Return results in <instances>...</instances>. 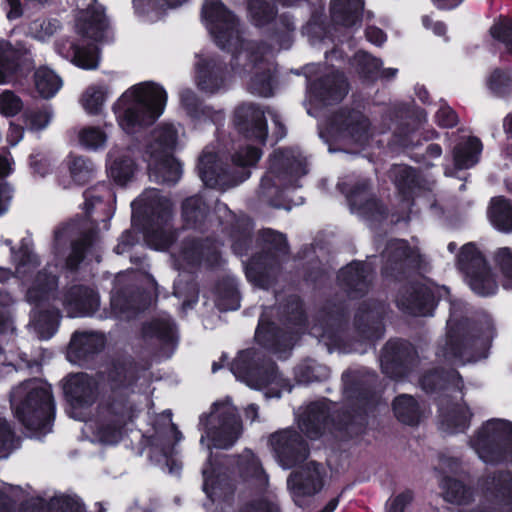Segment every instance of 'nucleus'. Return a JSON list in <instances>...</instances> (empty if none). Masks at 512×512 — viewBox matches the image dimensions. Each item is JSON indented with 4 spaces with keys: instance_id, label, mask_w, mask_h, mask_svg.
Returning a JSON list of instances; mask_svg holds the SVG:
<instances>
[{
    "instance_id": "nucleus-35",
    "label": "nucleus",
    "mask_w": 512,
    "mask_h": 512,
    "mask_svg": "<svg viewBox=\"0 0 512 512\" xmlns=\"http://www.w3.org/2000/svg\"><path fill=\"white\" fill-rule=\"evenodd\" d=\"M107 27L108 23L103 9L88 7L76 20L78 34L95 42L103 40Z\"/></svg>"
},
{
    "instance_id": "nucleus-27",
    "label": "nucleus",
    "mask_w": 512,
    "mask_h": 512,
    "mask_svg": "<svg viewBox=\"0 0 512 512\" xmlns=\"http://www.w3.org/2000/svg\"><path fill=\"white\" fill-rule=\"evenodd\" d=\"M478 484L484 496L498 505L512 503V471L496 470L482 476Z\"/></svg>"
},
{
    "instance_id": "nucleus-58",
    "label": "nucleus",
    "mask_w": 512,
    "mask_h": 512,
    "mask_svg": "<svg viewBox=\"0 0 512 512\" xmlns=\"http://www.w3.org/2000/svg\"><path fill=\"white\" fill-rule=\"evenodd\" d=\"M34 84L38 94L44 98H52L60 89V77L47 67H41L34 73Z\"/></svg>"
},
{
    "instance_id": "nucleus-17",
    "label": "nucleus",
    "mask_w": 512,
    "mask_h": 512,
    "mask_svg": "<svg viewBox=\"0 0 512 512\" xmlns=\"http://www.w3.org/2000/svg\"><path fill=\"white\" fill-rule=\"evenodd\" d=\"M63 397L73 410H83L92 407L102 395V386L97 373H69L62 380Z\"/></svg>"
},
{
    "instance_id": "nucleus-26",
    "label": "nucleus",
    "mask_w": 512,
    "mask_h": 512,
    "mask_svg": "<svg viewBox=\"0 0 512 512\" xmlns=\"http://www.w3.org/2000/svg\"><path fill=\"white\" fill-rule=\"evenodd\" d=\"M181 256L185 263L192 267H200L202 263L217 266L221 259L218 243L215 238H185L182 243Z\"/></svg>"
},
{
    "instance_id": "nucleus-63",
    "label": "nucleus",
    "mask_w": 512,
    "mask_h": 512,
    "mask_svg": "<svg viewBox=\"0 0 512 512\" xmlns=\"http://www.w3.org/2000/svg\"><path fill=\"white\" fill-rule=\"evenodd\" d=\"M106 99L107 89L104 86H91L83 94L82 104L87 113L99 115Z\"/></svg>"
},
{
    "instance_id": "nucleus-43",
    "label": "nucleus",
    "mask_w": 512,
    "mask_h": 512,
    "mask_svg": "<svg viewBox=\"0 0 512 512\" xmlns=\"http://www.w3.org/2000/svg\"><path fill=\"white\" fill-rule=\"evenodd\" d=\"M492 226L502 233H512V201L503 196L494 197L488 207Z\"/></svg>"
},
{
    "instance_id": "nucleus-9",
    "label": "nucleus",
    "mask_w": 512,
    "mask_h": 512,
    "mask_svg": "<svg viewBox=\"0 0 512 512\" xmlns=\"http://www.w3.org/2000/svg\"><path fill=\"white\" fill-rule=\"evenodd\" d=\"M471 445L480 459L487 464H512V422L504 419H490L482 424Z\"/></svg>"
},
{
    "instance_id": "nucleus-36",
    "label": "nucleus",
    "mask_w": 512,
    "mask_h": 512,
    "mask_svg": "<svg viewBox=\"0 0 512 512\" xmlns=\"http://www.w3.org/2000/svg\"><path fill=\"white\" fill-rule=\"evenodd\" d=\"M150 176L157 183L175 185L181 178L182 165L173 154L151 156Z\"/></svg>"
},
{
    "instance_id": "nucleus-22",
    "label": "nucleus",
    "mask_w": 512,
    "mask_h": 512,
    "mask_svg": "<svg viewBox=\"0 0 512 512\" xmlns=\"http://www.w3.org/2000/svg\"><path fill=\"white\" fill-rule=\"evenodd\" d=\"M369 127L370 121L364 113L348 106L340 107L328 119V128L332 133L356 142L366 139Z\"/></svg>"
},
{
    "instance_id": "nucleus-33",
    "label": "nucleus",
    "mask_w": 512,
    "mask_h": 512,
    "mask_svg": "<svg viewBox=\"0 0 512 512\" xmlns=\"http://www.w3.org/2000/svg\"><path fill=\"white\" fill-rule=\"evenodd\" d=\"M310 464L314 467L302 468L292 473L288 478V485L295 497L313 496L320 492L324 486V479L317 464L314 462Z\"/></svg>"
},
{
    "instance_id": "nucleus-16",
    "label": "nucleus",
    "mask_w": 512,
    "mask_h": 512,
    "mask_svg": "<svg viewBox=\"0 0 512 512\" xmlns=\"http://www.w3.org/2000/svg\"><path fill=\"white\" fill-rule=\"evenodd\" d=\"M422 262L423 257L418 248L412 247L407 240L394 239L387 245V256L381 273L386 279L400 282L419 271Z\"/></svg>"
},
{
    "instance_id": "nucleus-42",
    "label": "nucleus",
    "mask_w": 512,
    "mask_h": 512,
    "mask_svg": "<svg viewBox=\"0 0 512 512\" xmlns=\"http://www.w3.org/2000/svg\"><path fill=\"white\" fill-rule=\"evenodd\" d=\"M241 295L235 279L226 277L215 286V305L221 312L235 311L240 308Z\"/></svg>"
},
{
    "instance_id": "nucleus-37",
    "label": "nucleus",
    "mask_w": 512,
    "mask_h": 512,
    "mask_svg": "<svg viewBox=\"0 0 512 512\" xmlns=\"http://www.w3.org/2000/svg\"><path fill=\"white\" fill-rule=\"evenodd\" d=\"M209 213L210 207L200 195H193L182 201L181 217L186 228L203 232Z\"/></svg>"
},
{
    "instance_id": "nucleus-24",
    "label": "nucleus",
    "mask_w": 512,
    "mask_h": 512,
    "mask_svg": "<svg viewBox=\"0 0 512 512\" xmlns=\"http://www.w3.org/2000/svg\"><path fill=\"white\" fill-rule=\"evenodd\" d=\"M255 341L263 349L272 353L286 352L294 345V332L282 328L261 314L255 330Z\"/></svg>"
},
{
    "instance_id": "nucleus-21",
    "label": "nucleus",
    "mask_w": 512,
    "mask_h": 512,
    "mask_svg": "<svg viewBox=\"0 0 512 512\" xmlns=\"http://www.w3.org/2000/svg\"><path fill=\"white\" fill-rule=\"evenodd\" d=\"M233 123L238 133L249 141L264 146L268 137V125L264 111L257 105L242 104L234 111Z\"/></svg>"
},
{
    "instance_id": "nucleus-55",
    "label": "nucleus",
    "mask_w": 512,
    "mask_h": 512,
    "mask_svg": "<svg viewBox=\"0 0 512 512\" xmlns=\"http://www.w3.org/2000/svg\"><path fill=\"white\" fill-rule=\"evenodd\" d=\"M137 170L135 160L128 155L116 157L108 166V176L118 186H126L134 178Z\"/></svg>"
},
{
    "instance_id": "nucleus-59",
    "label": "nucleus",
    "mask_w": 512,
    "mask_h": 512,
    "mask_svg": "<svg viewBox=\"0 0 512 512\" xmlns=\"http://www.w3.org/2000/svg\"><path fill=\"white\" fill-rule=\"evenodd\" d=\"M489 91L498 98H508L512 95V71L506 68H495L486 81Z\"/></svg>"
},
{
    "instance_id": "nucleus-2",
    "label": "nucleus",
    "mask_w": 512,
    "mask_h": 512,
    "mask_svg": "<svg viewBox=\"0 0 512 512\" xmlns=\"http://www.w3.org/2000/svg\"><path fill=\"white\" fill-rule=\"evenodd\" d=\"M142 367L130 354L109 356L96 371L102 395L96 406V435L105 445H116L139 418L142 409L132 398Z\"/></svg>"
},
{
    "instance_id": "nucleus-41",
    "label": "nucleus",
    "mask_w": 512,
    "mask_h": 512,
    "mask_svg": "<svg viewBox=\"0 0 512 512\" xmlns=\"http://www.w3.org/2000/svg\"><path fill=\"white\" fill-rule=\"evenodd\" d=\"M473 413L465 403L464 406L454 403L446 409H441V425L450 434L463 433L469 427Z\"/></svg>"
},
{
    "instance_id": "nucleus-44",
    "label": "nucleus",
    "mask_w": 512,
    "mask_h": 512,
    "mask_svg": "<svg viewBox=\"0 0 512 512\" xmlns=\"http://www.w3.org/2000/svg\"><path fill=\"white\" fill-rule=\"evenodd\" d=\"M180 101L186 114L192 120L215 122L220 114L212 106L204 104L196 93L190 89L182 91Z\"/></svg>"
},
{
    "instance_id": "nucleus-40",
    "label": "nucleus",
    "mask_w": 512,
    "mask_h": 512,
    "mask_svg": "<svg viewBox=\"0 0 512 512\" xmlns=\"http://www.w3.org/2000/svg\"><path fill=\"white\" fill-rule=\"evenodd\" d=\"M483 144L476 136H469L458 142L452 150L454 166L457 170L469 169L479 162Z\"/></svg>"
},
{
    "instance_id": "nucleus-60",
    "label": "nucleus",
    "mask_w": 512,
    "mask_h": 512,
    "mask_svg": "<svg viewBox=\"0 0 512 512\" xmlns=\"http://www.w3.org/2000/svg\"><path fill=\"white\" fill-rule=\"evenodd\" d=\"M178 142V132L173 125H163L157 130L154 144L149 147L150 156L173 154Z\"/></svg>"
},
{
    "instance_id": "nucleus-29",
    "label": "nucleus",
    "mask_w": 512,
    "mask_h": 512,
    "mask_svg": "<svg viewBox=\"0 0 512 512\" xmlns=\"http://www.w3.org/2000/svg\"><path fill=\"white\" fill-rule=\"evenodd\" d=\"M270 173L277 179L300 177L307 174V163L304 158L291 148H278L273 151L268 160Z\"/></svg>"
},
{
    "instance_id": "nucleus-15",
    "label": "nucleus",
    "mask_w": 512,
    "mask_h": 512,
    "mask_svg": "<svg viewBox=\"0 0 512 512\" xmlns=\"http://www.w3.org/2000/svg\"><path fill=\"white\" fill-rule=\"evenodd\" d=\"M441 295L438 286L418 280L405 283L398 291L396 305L404 314L411 316H432Z\"/></svg>"
},
{
    "instance_id": "nucleus-11",
    "label": "nucleus",
    "mask_w": 512,
    "mask_h": 512,
    "mask_svg": "<svg viewBox=\"0 0 512 512\" xmlns=\"http://www.w3.org/2000/svg\"><path fill=\"white\" fill-rule=\"evenodd\" d=\"M457 268L464 274L471 290L479 296H491L498 285L491 268L474 242L464 244L457 255Z\"/></svg>"
},
{
    "instance_id": "nucleus-3",
    "label": "nucleus",
    "mask_w": 512,
    "mask_h": 512,
    "mask_svg": "<svg viewBox=\"0 0 512 512\" xmlns=\"http://www.w3.org/2000/svg\"><path fill=\"white\" fill-rule=\"evenodd\" d=\"M201 15L213 36L215 44L231 52V69L241 74H252L248 83L252 94L270 97L273 95L275 76L264 53L257 43L244 45L238 34V20L221 0H205Z\"/></svg>"
},
{
    "instance_id": "nucleus-6",
    "label": "nucleus",
    "mask_w": 512,
    "mask_h": 512,
    "mask_svg": "<svg viewBox=\"0 0 512 512\" xmlns=\"http://www.w3.org/2000/svg\"><path fill=\"white\" fill-rule=\"evenodd\" d=\"M10 406L17 420L28 430L48 432L55 418V403L50 389L26 380L13 387Z\"/></svg>"
},
{
    "instance_id": "nucleus-30",
    "label": "nucleus",
    "mask_w": 512,
    "mask_h": 512,
    "mask_svg": "<svg viewBox=\"0 0 512 512\" xmlns=\"http://www.w3.org/2000/svg\"><path fill=\"white\" fill-rule=\"evenodd\" d=\"M419 385L426 394H435L449 388L461 391L464 381L461 374L454 368L434 367L421 374Z\"/></svg>"
},
{
    "instance_id": "nucleus-13",
    "label": "nucleus",
    "mask_w": 512,
    "mask_h": 512,
    "mask_svg": "<svg viewBox=\"0 0 512 512\" xmlns=\"http://www.w3.org/2000/svg\"><path fill=\"white\" fill-rule=\"evenodd\" d=\"M480 341L478 334L466 325L457 323L448 328L443 342L437 344L435 355L448 363L474 361L480 356Z\"/></svg>"
},
{
    "instance_id": "nucleus-31",
    "label": "nucleus",
    "mask_w": 512,
    "mask_h": 512,
    "mask_svg": "<svg viewBox=\"0 0 512 512\" xmlns=\"http://www.w3.org/2000/svg\"><path fill=\"white\" fill-rule=\"evenodd\" d=\"M64 303L81 316H91L100 306V297L93 288L84 284H75L64 293Z\"/></svg>"
},
{
    "instance_id": "nucleus-47",
    "label": "nucleus",
    "mask_w": 512,
    "mask_h": 512,
    "mask_svg": "<svg viewBox=\"0 0 512 512\" xmlns=\"http://www.w3.org/2000/svg\"><path fill=\"white\" fill-rule=\"evenodd\" d=\"M247 16L257 28L266 27L277 18L278 7L273 0H247Z\"/></svg>"
},
{
    "instance_id": "nucleus-56",
    "label": "nucleus",
    "mask_w": 512,
    "mask_h": 512,
    "mask_svg": "<svg viewBox=\"0 0 512 512\" xmlns=\"http://www.w3.org/2000/svg\"><path fill=\"white\" fill-rule=\"evenodd\" d=\"M280 320L295 327L307 325V314L302 300L298 296H289L280 307Z\"/></svg>"
},
{
    "instance_id": "nucleus-14",
    "label": "nucleus",
    "mask_w": 512,
    "mask_h": 512,
    "mask_svg": "<svg viewBox=\"0 0 512 512\" xmlns=\"http://www.w3.org/2000/svg\"><path fill=\"white\" fill-rule=\"evenodd\" d=\"M418 359V352L411 342L402 338H391L381 350L382 373L392 380H402L413 372Z\"/></svg>"
},
{
    "instance_id": "nucleus-50",
    "label": "nucleus",
    "mask_w": 512,
    "mask_h": 512,
    "mask_svg": "<svg viewBox=\"0 0 512 512\" xmlns=\"http://www.w3.org/2000/svg\"><path fill=\"white\" fill-rule=\"evenodd\" d=\"M95 235L92 231L83 232L77 239L70 243V252L65 259V267L70 272L78 271L84 261L87 252L94 244Z\"/></svg>"
},
{
    "instance_id": "nucleus-5",
    "label": "nucleus",
    "mask_w": 512,
    "mask_h": 512,
    "mask_svg": "<svg viewBox=\"0 0 512 512\" xmlns=\"http://www.w3.org/2000/svg\"><path fill=\"white\" fill-rule=\"evenodd\" d=\"M131 206L132 220L141 223L144 239L150 247L155 250H167L176 243L177 231L166 229L172 217L171 203L168 198L162 196L157 190H150L133 201Z\"/></svg>"
},
{
    "instance_id": "nucleus-46",
    "label": "nucleus",
    "mask_w": 512,
    "mask_h": 512,
    "mask_svg": "<svg viewBox=\"0 0 512 512\" xmlns=\"http://www.w3.org/2000/svg\"><path fill=\"white\" fill-rule=\"evenodd\" d=\"M441 486L444 493V499L449 503L469 505L475 500L474 487L459 479L446 476L443 478Z\"/></svg>"
},
{
    "instance_id": "nucleus-45",
    "label": "nucleus",
    "mask_w": 512,
    "mask_h": 512,
    "mask_svg": "<svg viewBox=\"0 0 512 512\" xmlns=\"http://www.w3.org/2000/svg\"><path fill=\"white\" fill-rule=\"evenodd\" d=\"M392 410L396 419L408 426H416L421 419V408L418 401L409 394H400L392 402Z\"/></svg>"
},
{
    "instance_id": "nucleus-23",
    "label": "nucleus",
    "mask_w": 512,
    "mask_h": 512,
    "mask_svg": "<svg viewBox=\"0 0 512 512\" xmlns=\"http://www.w3.org/2000/svg\"><path fill=\"white\" fill-rule=\"evenodd\" d=\"M349 83L339 71L324 74L310 82L308 91L311 97L322 105H335L348 94Z\"/></svg>"
},
{
    "instance_id": "nucleus-51",
    "label": "nucleus",
    "mask_w": 512,
    "mask_h": 512,
    "mask_svg": "<svg viewBox=\"0 0 512 512\" xmlns=\"http://www.w3.org/2000/svg\"><path fill=\"white\" fill-rule=\"evenodd\" d=\"M141 332L144 338L157 339L162 344H172L176 341L175 324L163 318H154L142 324Z\"/></svg>"
},
{
    "instance_id": "nucleus-8",
    "label": "nucleus",
    "mask_w": 512,
    "mask_h": 512,
    "mask_svg": "<svg viewBox=\"0 0 512 512\" xmlns=\"http://www.w3.org/2000/svg\"><path fill=\"white\" fill-rule=\"evenodd\" d=\"M258 239L263 243V249L248 259L245 275L254 286L266 289L271 285L272 274L279 269L282 258L289 255L290 247L286 235L271 228L262 229Z\"/></svg>"
},
{
    "instance_id": "nucleus-34",
    "label": "nucleus",
    "mask_w": 512,
    "mask_h": 512,
    "mask_svg": "<svg viewBox=\"0 0 512 512\" xmlns=\"http://www.w3.org/2000/svg\"><path fill=\"white\" fill-rule=\"evenodd\" d=\"M59 277L47 268L39 270L26 292V300L35 308L48 302L52 294L57 291Z\"/></svg>"
},
{
    "instance_id": "nucleus-62",
    "label": "nucleus",
    "mask_w": 512,
    "mask_h": 512,
    "mask_svg": "<svg viewBox=\"0 0 512 512\" xmlns=\"http://www.w3.org/2000/svg\"><path fill=\"white\" fill-rule=\"evenodd\" d=\"M69 172L72 180L78 185H86L95 174L93 162L83 156H75L69 162Z\"/></svg>"
},
{
    "instance_id": "nucleus-4",
    "label": "nucleus",
    "mask_w": 512,
    "mask_h": 512,
    "mask_svg": "<svg viewBox=\"0 0 512 512\" xmlns=\"http://www.w3.org/2000/svg\"><path fill=\"white\" fill-rule=\"evenodd\" d=\"M167 92L155 82H143L126 90L113 104L119 126L127 134L153 125L163 113Z\"/></svg>"
},
{
    "instance_id": "nucleus-49",
    "label": "nucleus",
    "mask_w": 512,
    "mask_h": 512,
    "mask_svg": "<svg viewBox=\"0 0 512 512\" xmlns=\"http://www.w3.org/2000/svg\"><path fill=\"white\" fill-rule=\"evenodd\" d=\"M61 314L57 308L33 310L32 321L41 339H50L57 331Z\"/></svg>"
},
{
    "instance_id": "nucleus-12",
    "label": "nucleus",
    "mask_w": 512,
    "mask_h": 512,
    "mask_svg": "<svg viewBox=\"0 0 512 512\" xmlns=\"http://www.w3.org/2000/svg\"><path fill=\"white\" fill-rule=\"evenodd\" d=\"M199 426L215 448L228 449L239 437L241 419L235 407L215 402L210 414L200 416Z\"/></svg>"
},
{
    "instance_id": "nucleus-39",
    "label": "nucleus",
    "mask_w": 512,
    "mask_h": 512,
    "mask_svg": "<svg viewBox=\"0 0 512 512\" xmlns=\"http://www.w3.org/2000/svg\"><path fill=\"white\" fill-rule=\"evenodd\" d=\"M363 10V0H331L330 2V14L333 22L346 28L361 23Z\"/></svg>"
},
{
    "instance_id": "nucleus-48",
    "label": "nucleus",
    "mask_w": 512,
    "mask_h": 512,
    "mask_svg": "<svg viewBox=\"0 0 512 512\" xmlns=\"http://www.w3.org/2000/svg\"><path fill=\"white\" fill-rule=\"evenodd\" d=\"M97 42H70L69 51L72 55V62L86 70L96 69L99 64L100 49Z\"/></svg>"
},
{
    "instance_id": "nucleus-1",
    "label": "nucleus",
    "mask_w": 512,
    "mask_h": 512,
    "mask_svg": "<svg viewBox=\"0 0 512 512\" xmlns=\"http://www.w3.org/2000/svg\"><path fill=\"white\" fill-rule=\"evenodd\" d=\"M345 404L330 413L323 402H312L298 417V428L310 440L320 439L328 426L343 441L364 436L368 431L369 418L382 402L375 374L346 371L342 374Z\"/></svg>"
},
{
    "instance_id": "nucleus-61",
    "label": "nucleus",
    "mask_w": 512,
    "mask_h": 512,
    "mask_svg": "<svg viewBox=\"0 0 512 512\" xmlns=\"http://www.w3.org/2000/svg\"><path fill=\"white\" fill-rule=\"evenodd\" d=\"M274 22L275 26L271 30L269 38L281 47L289 48L292 42L291 33L295 30L293 15L288 12L277 14Z\"/></svg>"
},
{
    "instance_id": "nucleus-54",
    "label": "nucleus",
    "mask_w": 512,
    "mask_h": 512,
    "mask_svg": "<svg viewBox=\"0 0 512 512\" xmlns=\"http://www.w3.org/2000/svg\"><path fill=\"white\" fill-rule=\"evenodd\" d=\"M395 186L401 201L413 203L415 191L419 188V176L417 171L410 166L399 168L395 175Z\"/></svg>"
},
{
    "instance_id": "nucleus-20",
    "label": "nucleus",
    "mask_w": 512,
    "mask_h": 512,
    "mask_svg": "<svg viewBox=\"0 0 512 512\" xmlns=\"http://www.w3.org/2000/svg\"><path fill=\"white\" fill-rule=\"evenodd\" d=\"M347 329L346 307L341 302L327 301L319 310L312 331L329 343H341Z\"/></svg>"
},
{
    "instance_id": "nucleus-38",
    "label": "nucleus",
    "mask_w": 512,
    "mask_h": 512,
    "mask_svg": "<svg viewBox=\"0 0 512 512\" xmlns=\"http://www.w3.org/2000/svg\"><path fill=\"white\" fill-rule=\"evenodd\" d=\"M25 53L8 40L0 39V85L15 79L24 64Z\"/></svg>"
},
{
    "instance_id": "nucleus-57",
    "label": "nucleus",
    "mask_w": 512,
    "mask_h": 512,
    "mask_svg": "<svg viewBox=\"0 0 512 512\" xmlns=\"http://www.w3.org/2000/svg\"><path fill=\"white\" fill-rule=\"evenodd\" d=\"M142 293L136 290L122 288L111 298V307L120 314L138 312L144 308L141 303Z\"/></svg>"
},
{
    "instance_id": "nucleus-7",
    "label": "nucleus",
    "mask_w": 512,
    "mask_h": 512,
    "mask_svg": "<svg viewBox=\"0 0 512 512\" xmlns=\"http://www.w3.org/2000/svg\"><path fill=\"white\" fill-rule=\"evenodd\" d=\"M262 148L253 145L240 146L232 155L234 168H242L239 176L230 175L229 167L223 166L216 153H203L197 163L199 176L210 188L223 185H237L250 177L248 168L255 166L262 156Z\"/></svg>"
},
{
    "instance_id": "nucleus-19",
    "label": "nucleus",
    "mask_w": 512,
    "mask_h": 512,
    "mask_svg": "<svg viewBox=\"0 0 512 512\" xmlns=\"http://www.w3.org/2000/svg\"><path fill=\"white\" fill-rule=\"evenodd\" d=\"M269 442L279 464L285 469H291L300 465L310 454L307 441L293 427L272 433Z\"/></svg>"
},
{
    "instance_id": "nucleus-25",
    "label": "nucleus",
    "mask_w": 512,
    "mask_h": 512,
    "mask_svg": "<svg viewBox=\"0 0 512 512\" xmlns=\"http://www.w3.org/2000/svg\"><path fill=\"white\" fill-rule=\"evenodd\" d=\"M104 335L97 332L75 331L67 349V359L79 366H87L105 347Z\"/></svg>"
},
{
    "instance_id": "nucleus-52",
    "label": "nucleus",
    "mask_w": 512,
    "mask_h": 512,
    "mask_svg": "<svg viewBox=\"0 0 512 512\" xmlns=\"http://www.w3.org/2000/svg\"><path fill=\"white\" fill-rule=\"evenodd\" d=\"M237 468L244 481L253 480L260 484L268 481V475L263 469L261 461L251 450H246L243 455L239 456Z\"/></svg>"
},
{
    "instance_id": "nucleus-10",
    "label": "nucleus",
    "mask_w": 512,
    "mask_h": 512,
    "mask_svg": "<svg viewBox=\"0 0 512 512\" xmlns=\"http://www.w3.org/2000/svg\"><path fill=\"white\" fill-rule=\"evenodd\" d=\"M234 376L255 389H262L277 382L278 366L264 352L247 348L238 352L230 365Z\"/></svg>"
},
{
    "instance_id": "nucleus-53",
    "label": "nucleus",
    "mask_w": 512,
    "mask_h": 512,
    "mask_svg": "<svg viewBox=\"0 0 512 512\" xmlns=\"http://www.w3.org/2000/svg\"><path fill=\"white\" fill-rule=\"evenodd\" d=\"M232 251L235 255L248 256L253 245V227L246 220L237 221L231 227Z\"/></svg>"
},
{
    "instance_id": "nucleus-28",
    "label": "nucleus",
    "mask_w": 512,
    "mask_h": 512,
    "mask_svg": "<svg viewBox=\"0 0 512 512\" xmlns=\"http://www.w3.org/2000/svg\"><path fill=\"white\" fill-rule=\"evenodd\" d=\"M366 268L363 261L353 260L339 270V285L350 299H361L368 293L370 282Z\"/></svg>"
},
{
    "instance_id": "nucleus-64",
    "label": "nucleus",
    "mask_w": 512,
    "mask_h": 512,
    "mask_svg": "<svg viewBox=\"0 0 512 512\" xmlns=\"http://www.w3.org/2000/svg\"><path fill=\"white\" fill-rule=\"evenodd\" d=\"M490 35L505 45L508 54L512 55V20L500 19L490 27Z\"/></svg>"
},
{
    "instance_id": "nucleus-18",
    "label": "nucleus",
    "mask_w": 512,
    "mask_h": 512,
    "mask_svg": "<svg viewBox=\"0 0 512 512\" xmlns=\"http://www.w3.org/2000/svg\"><path fill=\"white\" fill-rule=\"evenodd\" d=\"M388 304L379 299L368 298L359 303L354 317L353 327L357 336L368 343L374 344L385 334V318Z\"/></svg>"
},
{
    "instance_id": "nucleus-32",
    "label": "nucleus",
    "mask_w": 512,
    "mask_h": 512,
    "mask_svg": "<svg viewBox=\"0 0 512 512\" xmlns=\"http://www.w3.org/2000/svg\"><path fill=\"white\" fill-rule=\"evenodd\" d=\"M226 63L217 59H207L198 64L197 85L201 91L214 94L225 85Z\"/></svg>"
}]
</instances>
